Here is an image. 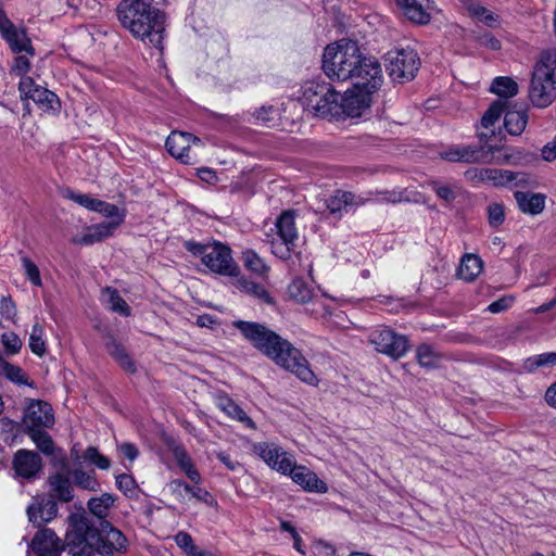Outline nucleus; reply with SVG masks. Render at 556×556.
<instances>
[{
    "instance_id": "nucleus-1",
    "label": "nucleus",
    "mask_w": 556,
    "mask_h": 556,
    "mask_svg": "<svg viewBox=\"0 0 556 556\" xmlns=\"http://www.w3.org/2000/svg\"><path fill=\"white\" fill-rule=\"evenodd\" d=\"M232 326L258 352L276 365L295 375L304 383L309 386L318 384L319 380L303 353L265 324L235 320Z\"/></svg>"
},
{
    "instance_id": "nucleus-2",
    "label": "nucleus",
    "mask_w": 556,
    "mask_h": 556,
    "mask_svg": "<svg viewBox=\"0 0 556 556\" xmlns=\"http://www.w3.org/2000/svg\"><path fill=\"white\" fill-rule=\"evenodd\" d=\"M71 529L66 532V548L72 556H121L126 554L129 542L125 534L110 522L98 530L84 515L68 517Z\"/></svg>"
},
{
    "instance_id": "nucleus-3",
    "label": "nucleus",
    "mask_w": 556,
    "mask_h": 556,
    "mask_svg": "<svg viewBox=\"0 0 556 556\" xmlns=\"http://www.w3.org/2000/svg\"><path fill=\"white\" fill-rule=\"evenodd\" d=\"M323 71L330 79L338 81L369 79L371 88H380L383 83L378 60L363 55L353 40H340L327 46L323 55Z\"/></svg>"
},
{
    "instance_id": "nucleus-4",
    "label": "nucleus",
    "mask_w": 556,
    "mask_h": 556,
    "mask_svg": "<svg viewBox=\"0 0 556 556\" xmlns=\"http://www.w3.org/2000/svg\"><path fill=\"white\" fill-rule=\"evenodd\" d=\"M117 15L124 28L144 45L163 50L164 15L150 0H123Z\"/></svg>"
},
{
    "instance_id": "nucleus-5",
    "label": "nucleus",
    "mask_w": 556,
    "mask_h": 556,
    "mask_svg": "<svg viewBox=\"0 0 556 556\" xmlns=\"http://www.w3.org/2000/svg\"><path fill=\"white\" fill-rule=\"evenodd\" d=\"M528 96L539 109L547 108L556 99V48L545 49L538 55Z\"/></svg>"
},
{
    "instance_id": "nucleus-6",
    "label": "nucleus",
    "mask_w": 556,
    "mask_h": 556,
    "mask_svg": "<svg viewBox=\"0 0 556 556\" xmlns=\"http://www.w3.org/2000/svg\"><path fill=\"white\" fill-rule=\"evenodd\" d=\"M340 93L325 81H307L302 87L300 101L304 110L319 117L340 115Z\"/></svg>"
},
{
    "instance_id": "nucleus-7",
    "label": "nucleus",
    "mask_w": 556,
    "mask_h": 556,
    "mask_svg": "<svg viewBox=\"0 0 556 556\" xmlns=\"http://www.w3.org/2000/svg\"><path fill=\"white\" fill-rule=\"evenodd\" d=\"M185 248L195 256H200L202 263L212 271L224 276H237L239 267L231 256L229 247L213 242L202 244L194 241H186Z\"/></svg>"
},
{
    "instance_id": "nucleus-8",
    "label": "nucleus",
    "mask_w": 556,
    "mask_h": 556,
    "mask_svg": "<svg viewBox=\"0 0 556 556\" xmlns=\"http://www.w3.org/2000/svg\"><path fill=\"white\" fill-rule=\"evenodd\" d=\"M276 235L266 233V242L270 243L271 253L286 261L294 252L298 240L295 227V212L292 210L282 212L275 223Z\"/></svg>"
},
{
    "instance_id": "nucleus-9",
    "label": "nucleus",
    "mask_w": 556,
    "mask_h": 556,
    "mask_svg": "<svg viewBox=\"0 0 556 556\" xmlns=\"http://www.w3.org/2000/svg\"><path fill=\"white\" fill-rule=\"evenodd\" d=\"M420 60L414 49L405 48L389 51L386 58L387 71L396 83H404L415 77Z\"/></svg>"
},
{
    "instance_id": "nucleus-10",
    "label": "nucleus",
    "mask_w": 556,
    "mask_h": 556,
    "mask_svg": "<svg viewBox=\"0 0 556 556\" xmlns=\"http://www.w3.org/2000/svg\"><path fill=\"white\" fill-rule=\"evenodd\" d=\"M369 79L355 81L353 87L340 94L339 108L340 114L350 117H357L362 112L370 106L371 96L379 88H371Z\"/></svg>"
},
{
    "instance_id": "nucleus-11",
    "label": "nucleus",
    "mask_w": 556,
    "mask_h": 556,
    "mask_svg": "<svg viewBox=\"0 0 556 556\" xmlns=\"http://www.w3.org/2000/svg\"><path fill=\"white\" fill-rule=\"evenodd\" d=\"M168 153L184 164H194L199 161L198 150L202 148L201 140L189 132L172 131L165 142Z\"/></svg>"
},
{
    "instance_id": "nucleus-12",
    "label": "nucleus",
    "mask_w": 556,
    "mask_h": 556,
    "mask_svg": "<svg viewBox=\"0 0 556 556\" xmlns=\"http://www.w3.org/2000/svg\"><path fill=\"white\" fill-rule=\"evenodd\" d=\"M369 342L376 351L389 355L392 358H400L408 351V340L405 336L399 334L390 328H377L368 336Z\"/></svg>"
},
{
    "instance_id": "nucleus-13",
    "label": "nucleus",
    "mask_w": 556,
    "mask_h": 556,
    "mask_svg": "<svg viewBox=\"0 0 556 556\" xmlns=\"http://www.w3.org/2000/svg\"><path fill=\"white\" fill-rule=\"evenodd\" d=\"M18 91L22 101L33 100L43 112L59 113L61 102L51 90L41 87L33 78H23L18 83Z\"/></svg>"
},
{
    "instance_id": "nucleus-14",
    "label": "nucleus",
    "mask_w": 556,
    "mask_h": 556,
    "mask_svg": "<svg viewBox=\"0 0 556 556\" xmlns=\"http://www.w3.org/2000/svg\"><path fill=\"white\" fill-rule=\"evenodd\" d=\"M0 35L3 40L8 43L9 48L13 53L25 52L29 56L35 55V48L28 37L24 27H17L8 17V15H0Z\"/></svg>"
},
{
    "instance_id": "nucleus-15",
    "label": "nucleus",
    "mask_w": 556,
    "mask_h": 556,
    "mask_svg": "<svg viewBox=\"0 0 556 556\" xmlns=\"http://www.w3.org/2000/svg\"><path fill=\"white\" fill-rule=\"evenodd\" d=\"M254 452L273 469L287 475L291 470L293 457L273 443H258Z\"/></svg>"
},
{
    "instance_id": "nucleus-16",
    "label": "nucleus",
    "mask_w": 556,
    "mask_h": 556,
    "mask_svg": "<svg viewBox=\"0 0 556 556\" xmlns=\"http://www.w3.org/2000/svg\"><path fill=\"white\" fill-rule=\"evenodd\" d=\"M402 14L414 24L426 25L434 11L433 0H393Z\"/></svg>"
},
{
    "instance_id": "nucleus-17",
    "label": "nucleus",
    "mask_w": 556,
    "mask_h": 556,
    "mask_svg": "<svg viewBox=\"0 0 556 556\" xmlns=\"http://www.w3.org/2000/svg\"><path fill=\"white\" fill-rule=\"evenodd\" d=\"M24 424L28 430L49 428L54 424L52 407L45 401H31L28 405Z\"/></svg>"
},
{
    "instance_id": "nucleus-18",
    "label": "nucleus",
    "mask_w": 556,
    "mask_h": 556,
    "mask_svg": "<svg viewBox=\"0 0 556 556\" xmlns=\"http://www.w3.org/2000/svg\"><path fill=\"white\" fill-rule=\"evenodd\" d=\"M56 515V501L48 495L34 497L31 504L27 507L28 520L37 527L51 521Z\"/></svg>"
},
{
    "instance_id": "nucleus-19",
    "label": "nucleus",
    "mask_w": 556,
    "mask_h": 556,
    "mask_svg": "<svg viewBox=\"0 0 556 556\" xmlns=\"http://www.w3.org/2000/svg\"><path fill=\"white\" fill-rule=\"evenodd\" d=\"M123 223V218L119 217L116 220L103 222L89 226L85 229L83 236H76L71 239L75 244L91 245L97 242H101L104 239L111 237L114 230Z\"/></svg>"
},
{
    "instance_id": "nucleus-20",
    "label": "nucleus",
    "mask_w": 556,
    "mask_h": 556,
    "mask_svg": "<svg viewBox=\"0 0 556 556\" xmlns=\"http://www.w3.org/2000/svg\"><path fill=\"white\" fill-rule=\"evenodd\" d=\"M292 481L302 486L307 492L324 494L328 491L326 482L320 480L317 475L305 466H296L294 463L288 473Z\"/></svg>"
},
{
    "instance_id": "nucleus-21",
    "label": "nucleus",
    "mask_w": 556,
    "mask_h": 556,
    "mask_svg": "<svg viewBox=\"0 0 556 556\" xmlns=\"http://www.w3.org/2000/svg\"><path fill=\"white\" fill-rule=\"evenodd\" d=\"M30 547L37 556H60L62 551L61 540L47 528L35 534Z\"/></svg>"
},
{
    "instance_id": "nucleus-22",
    "label": "nucleus",
    "mask_w": 556,
    "mask_h": 556,
    "mask_svg": "<svg viewBox=\"0 0 556 556\" xmlns=\"http://www.w3.org/2000/svg\"><path fill=\"white\" fill-rule=\"evenodd\" d=\"M13 466L18 476L31 479L41 470V457L36 452L20 450L14 456Z\"/></svg>"
},
{
    "instance_id": "nucleus-23",
    "label": "nucleus",
    "mask_w": 556,
    "mask_h": 556,
    "mask_svg": "<svg viewBox=\"0 0 556 556\" xmlns=\"http://www.w3.org/2000/svg\"><path fill=\"white\" fill-rule=\"evenodd\" d=\"M527 108L523 104L507 102L504 124L510 135L518 136L525 130L528 123Z\"/></svg>"
},
{
    "instance_id": "nucleus-24",
    "label": "nucleus",
    "mask_w": 556,
    "mask_h": 556,
    "mask_svg": "<svg viewBox=\"0 0 556 556\" xmlns=\"http://www.w3.org/2000/svg\"><path fill=\"white\" fill-rule=\"evenodd\" d=\"M514 198L518 210L523 214L536 216L545 210L546 195L544 193L516 191Z\"/></svg>"
},
{
    "instance_id": "nucleus-25",
    "label": "nucleus",
    "mask_w": 556,
    "mask_h": 556,
    "mask_svg": "<svg viewBox=\"0 0 556 556\" xmlns=\"http://www.w3.org/2000/svg\"><path fill=\"white\" fill-rule=\"evenodd\" d=\"M217 407L224 412L229 418L242 424L245 428L251 430L256 429L255 422L248 416V414L227 394H220L216 397Z\"/></svg>"
},
{
    "instance_id": "nucleus-26",
    "label": "nucleus",
    "mask_w": 556,
    "mask_h": 556,
    "mask_svg": "<svg viewBox=\"0 0 556 556\" xmlns=\"http://www.w3.org/2000/svg\"><path fill=\"white\" fill-rule=\"evenodd\" d=\"M103 340L108 353L119 364V366L127 372H135V363L131 361L123 344L110 332H106L103 336Z\"/></svg>"
},
{
    "instance_id": "nucleus-27",
    "label": "nucleus",
    "mask_w": 556,
    "mask_h": 556,
    "mask_svg": "<svg viewBox=\"0 0 556 556\" xmlns=\"http://www.w3.org/2000/svg\"><path fill=\"white\" fill-rule=\"evenodd\" d=\"M48 483L50 486V493L53 500H58L62 503H68L74 498V489L70 479L63 473H55L49 477Z\"/></svg>"
},
{
    "instance_id": "nucleus-28",
    "label": "nucleus",
    "mask_w": 556,
    "mask_h": 556,
    "mask_svg": "<svg viewBox=\"0 0 556 556\" xmlns=\"http://www.w3.org/2000/svg\"><path fill=\"white\" fill-rule=\"evenodd\" d=\"M483 262L476 254H465L460 261L457 275L465 281H473L482 271Z\"/></svg>"
},
{
    "instance_id": "nucleus-29",
    "label": "nucleus",
    "mask_w": 556,
    "mask_h": 556,
    "mask_svg": "<svg viewBox=\"0 0 556 556\" xmlns=\"http://www.w3.org/2000/svg\"><path fill=\"white\" fill-rule=\"evenodd\" d=\"M475 177L482 182H488L493 187H508L510 170L498 168H480L476 170Z\"/></svg>"
},
{
    "instance_id": "nucleus-30",
    "label": "nucleus",
    "mask_w": 556,
    "mask_h": 556,
    "mask_svg": "<svg viewBox=\"0 0 556 556\" xmlns=\"http://www.w3.org/2000/svg\"><path fill=\"white\" fill-rule=\"evenodd\" d=\"M173 455H174V458H175L177 465L186 473V476L192 482H194L195 484H199L201 482V475L194 467L186 448L181 445H176L173 448Z\"/></svg>"
},
{
    "instance_id": "nucleus-31",
    "label": "nucleus",
    "mask_w": 556,
    "mask_h": 556,
    "mask_svg": "<svg viewBox=\"0 0 556 556\" xmlns=\"http://www.w3.org/2000/svg\"><path fill=\"white\" fill-rule=\"evenodd\" d=\"M554 366H556V352H547L526 358L522 363V370L532 374L540 368H552Z\"/></svg>"
},
{
    "instance_id": "nucleus-32",
    "label": "nucleus",
    "mask_w": 556,
    "mask_h": 556,
    "mask_svg": "<svg viewBox=\"0 0 556 556\" xmlns=\"http://www.w3.org/2000/svg\"><path fill=\"white\" fill-rule=\"evenodd\" d=\"M103 295L105 299H103L104 303L108 305V307L123 316H129L130 315V307L126 303V301L119 295L118 291L116 289H113L111 287H106L103 290Z\"/></svg>"
},
{
    "instance_id": "nucleus-33",
    "label": "nucleus",
    "mask_w": 556,
    "mask_h": 556,
    "mask_svg": "<svg viewBox=\"0 0 556 556\" xmlns=\"http://www.w3.org/2000/svg\"><path fill=\"white\" fill-rule=\"evenodd\" d=\"M288 294L299 303H307L313 299L314 291L302 278H295L288 287Z\"/></svg>"
},
{
    "instance_id": "nucleus-34",
    "label": "nucleus",
    "mask_w": 556,
    "mask_h": 556,
    "mask_svg": "<svg viewBox=\"0 0 556 556\" xmlns=\"http://www.w3.org/2000/svg\"><path fill=\"white\" fill-rule=\"evenodd\" d=\"M114 504V497L110 493H103L100 497H94L88 501V508L90 513L99 518L104 519Z\"/></svg>"
},
{
    "instance_id": "nucleus-35",
    "label": "nucleus",
    "mask_w": 556,
    "mask_h": 556,
    "mask_svg": "<svg viewBox=\"0 0 556 556\" xmlns=\"http://www.w3.org/2000/svg\"><path fill=\"white\" fill-rule=\"evenodd\" d=\"M418 364L425 368H434L438 366L441 355L430 344H420L416 350Z\"/></svg>"
},
{
    "instance_id": "nucleus-36",
    "label": "nucleus",
    "mask_w": 556,
    "mask_h": 556,
    "mask_svg": "<svg viewBox=\"0 0 556 556\" xmlns=\"http://www.w3.org/2000/svg\"><path fill=\"white\" fill-rule=\"evenodd\" d=\"M490 90L501 98H511L518 92V84L509 77H496Z\"/></svg>"
},
{
    "instance_id": "nucleus-37",
    "label": "nucleus",
    "mask_w": 556,
    "mask_h": 556,
    "mask_svg": "<svg viewBox=\"0 0 556 556\" xmlns=\"http://www.w3.org/2000/svg\"><path fill=\"white\" fill-rule=\"evenodd\" d=\"M256 124L274 127L279 118V110L273 105H263L253 113Z\"/></svg>"
},
{
    "instance_id": "nucleus-38",
    "label": "nucleus",
    "mask_w": 556,
    "mask_h": 556,
    "mask_svg": "<svg viewBox=\"0 0 556 556\" xmlns=\"http://www.w3.org/2000/svg\"><path fill=\"white\" fill-rule=\"evenodd\" d=\"M507 106V101L496 100L494 101L481 118V125L484 128L493 126L500 118Z\"/></svg>"
},
{
    "instance_id": "nucleus-39",
    "label": "nucleus",
    "mask_w": 556,
    "mask_h": 556,
    "mask_svg": "<svg viewBox=\"0 0 556 556\" xmlns=\"http://www.w3.org/2000/svg\"><path fill=\"white\" fill-rule=\"evenodd\" d=\"M462 162L465 163H484L486 162V153L478 147L458 146Z\"/></svg>"
},
{
    "instance_id": "nucleus-40",
    "label": "nucleus",
    "mask_w": 556,
    "mask_h": 556,
    "mask_svg": "<svg viewBox=\"0 0 556 556\" xmlns=\"http://www.w3.org/2000/svg\"><path fill=\"white\" fill-rule=\"evenodd\" d=\"M43 328L39 323H36L30 332L29 348L36 355L42 356L46 353V343L43 340Z\"/></svg>"
},
{
    "instance_id": "nucleus-41",
    "label": "nucleus",
    "mask_w": 556,
    "mask_h": 556,
    "mask_svg": "<svg viewBox=\"0 0 556 556\" xmlns=\"http://www.w3.org/2000/svg\"><path fill=\"white\" fill-rule=\"evenodd\" d=\"M348 199H351L346 191L337 190L326 200V208L331 214L341 213L348 205Z\"/></svg>"
},
{
    "instance_id": "nucleus-42",
    "label": "nucleus",
    "mask_w": 556,
    "mask_h": 556,
    "mask_svg": "<svg viewBox=\"0 0 556 556\" xmlns=\"http://www.w3.org/2000/svg\"><path fill=\"white\" fill-rule=\"evenodd\" d=\"M28 433L37 447L45 454L50 455L53 453V441L51 437L41 429L28 430Z\"/></svg>"
},
{
    "instance_id": "nucleus-43",
    "label": "nucleus",
    "mask_w": 556,
    "mask_h": 556,
    "mask_svg": "<svg viewBox=\"0 0 556 556\" xmlns=\"http://www.w3.org/2000/svg\"><path fill=\"white\" fill-rule=\"evenodd\" d=\"M73 479L75 484L81 489L97 491L99 488V483L94 475L86 472L81 469H76L73 471Z\"/></svg>"
},
{
    "instance_id": "nucleus-44",
    "label": "nucleus",
    "mask_w": 556,
    "mask_h": 556,
    "mask_svg": "<svg viewBox=\"0 0 556 556\" xmlns=\"http://www.w3.org/2000/svg\"><path fill=\"white\" fill-rule=\"evenodd\" d=\"M0 364H3L2 372L8 379L17 384H28L27 375L21 367L7 363L3 359Z\"/></svg>"
},
{
    "instance_id": "nucleus-45",
    "label": "nucleus",
    "mask_w": 556,
    "mask_h": 556,
    "mask_svg": "<svg viewBox=\"0 0 556 556\" xmlns=\"http://www.w3.org/2000/svg\"><path fill=\"white\" fill-rule=\"evenodd\" d=\"M174 540L177 546L182 551L186 556H194V554L200 548L195 545L192 536L186 531H179Z\"/></svg>"
},
{
    "instance_id": "nucleus-46",
    "label": "nucleus",
    "mask_w": 556,
    "mask_h": 556,
    "mask_svg": "<svg viewBox=\"0 0 556 556\" xmlns=\"http://www.w3.org/2000/svg\"><path fill=\"white\" fill-rule=\"evenodd\" d=\"M509 186L518 188H534L538 186V181L534 176L523 172L510 170Z\"/></svg>"
},
{
    "instance_id": "nucleus-47",
    "label": "nucleus",
    "mask_w": 556,
    "mask_h": 556,
    "mask_svg": "<svg viewBox=\"0 0 556 556\" xmlns=\"http://www.w3.org/2000/svg\"><path fill=\"white\" fill-rule=\"evenodd\" d=\"M467 10L472 17H476L488 26L492 27L497 21L496 16L491 11L480 4L471 3L468 5Z\"/></svg>"
},
{
    "instance_id": "nucleus-48",
    "label": "nucleus",
    "mask_w": 556,
    "mask_h": 556,
    "mask_svg": "<svg viewBox=\"0 0 556 556\" xmlns=\"http://www.w3.org/2000/svg\"><path fill=\"white\" fill-rule=\"evenodd\" d=\"M84 459L93 464L99 469L106 470L111 466L110 459L102 455L94 446H89L84 453Z\"/></svg>"
},
{
    "instance_id": "nucleus-49",
    "label": "nucleus",
    "mask_w": 556,
    "mask_h": 556,
    "mask_svg": "<svg viewBox=\"0 0 556 556\" xmlns=\"http://www.w3.org/2000/svg\"><path fill=\"white\" fill-rule=\"evenodd\" d=\"M65 198L74 201L75 203L79 204L80 206H83L89 211H92V212L96 211V208L98 206V202H99V199L92 198L90 194L77 193L73 190H67Z\"/></svg>"
},
{
    "instance_id": "nucleus-50",
    "label": "nucleus",
    "mask_w": 556,
    "mask_h": 556,
    "mask_svg": "<svg viewBox=\"0 0 556 556\" xmlns=\"http://www.w3.org/2000/svg\"><path fill=\"white\" fill-rule=\"evenodd\" d=\"M244 266L253 273L263 274L266 266L263 260L252 250L242 253Z\"/></svg>"
},
{
    "instance_id": "nucleus-51",
    "label": "nucleus",
    "mask_w": 556,
    "mask_h": 556,
    "mask_svg": "<svg viewBox=\"0 0 556 556\" xmlns=\"http://www.w3.org/2000/svg\"><path fill=\"white\" fill-rule=\"evenodd\" d=\"M488 222L493 228L500 227L505 220V208L504 205L497 202L489 204L488 208Z\"/></svg>"
},
{
    "instance_id": "nucleus-52",
    "label": "nucleus",
    "mask_w": 556,
    "mask_h": 556,
    "mask_svg": "<svg viewBox=\"0 0 556 556\" xmlns=\"http://www.w3.org/2000/svg\"><path fill=\"white\" fill-rule=\"evenodd\" d=\"M116 486L128 497H134L136 494L137 484L132 476L121 473L116 476Z\"/></svg>"
},
{
    "instance_id": "nucleus-53",
    "label": "nucleus",
    "mask_w": 556,
    "mask_h": 556,
    "mask_svg": "<svg viewBox=\"0 0 556 556\" xmlns=\"http://www.w3.org/2000/svg\"><path fill=\"white\" fill-rule=\"evenodd\" d=\"M22 265L28 280L36 287L42 286V280L38 266L28 257H22Z\"/></svg>"
},
{
    "instance_id": "nucleus-54",
    "label": "nucleus",
    "mask_w": 556,
    "mask_h": 556,
    "mask_svg": "<svg viewBox=\"0 0 556 556\" xmlns=\"http://www.w3.org/2000/svg\"><path fill=\"white\" fill-rule=\"evenodd\" d=\"M30 68L31 64L29 59L26 55H17L13 60L11 72L16 76H20V79L30 78L27 76V73L30 71Z\"/></svg>"
},
{
    "instance_id": "nucleus-55",
    "label": "nucleus",
    "mask_w": 556,
    "mask_h": 556,
    "mask_svg": "<svg viewBox=\"0 0 556 556\" xmlns=\"http://www.w3.org/2000/svg\"><path fill=\"white\" fill-rule=\"evenodd\" d=\"M243 288L249 294H252V295L261 299L265 303H268V304L274 303L273 298L270 296V294L267 292V290L263 286L252 282V281H249V282H244Z\"/></svg>"
},
{
    "instance_id": "nucleus-56",
    "label": "nucleus",
    "mask_w": 556,
    "mask_h": 556,
    "mask_svg": "<svg viewBox=\"0 0 556 556\" xmlns=\"http://www.w3.org/2000/svg\"><path fill=\"white\" fill-rule=\"evenodd\" d=\"M2 343L7 351L11 354L17 353L22 348V341L14 332L3 333Z\"/></svg>"
},
{
    "instance_id": "nucleus-57",
    "label": "nucleus",
    "mask_w": 556,
    "mask_h": 556,
    "mask_svg": "<svg viewBox=\"0 0 556 556\" xmlns=\"http://www.w3.org/2000/svg\"><path fill=\"white\" fill-rule=\"evenodd\" d=\"M367 194L372 195L374 192L370 191ZM375 194L382 197L380 199L381 202H387V203H392V204L400 203V202L406 200V197L403 191H395V190L376 191Z\"/></svg>"
},
{
    "instance_id": "nucleus-58",
    "label": "nucleus",
    "mask_w": 556,
    "mask_h": 556,
    "mask_svg": "<svg viewBox=\"0 0 556 556\" xmlns=\"http://www.w3.org/2000/svg\"><path fill=\"white\" fill-rule=\"evenodd\" d=\"M515 299L514 296L511 295H505V296H502L501 299L492 302L489 306H488V311L492 314H498L501 312H504L506 311L507 308H509L513 303H514Z\"/></svg>"
},
{
    "instance_id": "nucleus-59",
    "label": "nucleus",
    "mask_w": 556,
    "mask_h": 556,
    "mask_svg": "<svg viewBox=\"0 0 556 556\" xmlns=\"http://www.w3.org/2000/svg\"><path fill=\"white\" fill-rule=\"evenodd\" d=\"M94 212H98L106 217H122L124 219V215L119 214V210L115 204L108 203L105 201L99 200L98 206Z\"/></svg>"
},
{
    "instance_id": "nucleus-60",
    "label": "nucleus",
    "mask_w": 556,
    "mask_h": 556,
    "mask_svg": "<svg viewBox=\"0 0 556 556\" xmlns=\"http://www.w3.org/2000/svg\"><path fill=\"white\" fill-rule=\"evenodd\" d=\"M117 448L119 453L123 455V457L127 458L129 462H134L139 455L138 447L129 442H124L119 444Z\"/></svg>"
},
{
    "instance_id": "nucleus-61",
    "label": "nucleus",
    "mask_w": 556,
    "mask_h": 556,
    "mask_svg": "<svg viewBox=\"0 0 556 556\" xmlns=\"http://www.w3.org/2000/svg\"><path fill=\"white\" fill-rule=\"evenodd\" d=\"M431 186H432V189L434 190L435 194L440 199H442L446 202H451L455 199V194L448 186H438L437 182H432Z\"/></svg>"
},
{
    "instance_id": "nucleus-62",
    "label": "nucleus",
    "mask_w": 556,
    "mask_h": 556,
    "mask_svg": "<svg viewBox=\"0 0 556 556\" xmlns=\"http://www.w3.org/2000/svg\"><path fill=\"white\" fill-rule=\"evenodd\" d=\"M314 547L320 556H336V548L332 544L319 540L315 542Z\"/></svg>"
},
{
    "instance_id": "nucleus-63",
    "label": "nucleus",
    "mask_w": 556,
    "mask_h": 556,
    "mask_svg": "<svg viewBox=\"0 0 556 556\" xmlns=\"http://www.w3.org/2000/svg\"><path fill=\"white\" fill-rule=\"evenodd\" d=\"M478 40L481 46L490 48L491 50L501 49V41L491 34H483L478 38Z\"/></svg>"
},
{
    "instance_id": "nucleus-64",
    "label": "nucleus",
    "mask_w": 556,
    "mask_h": 556,
    "mask_svg": "<svg viewBox=\"0 0 556 556\" xmlns=\"http://www.w3.org/2000/svg\"><path fill=\"white\" fill-rule=\"evenodd\" d=\"M542 157L546 162L556 160V137L542 148Z\"/></svg>"
}]
</instances>
